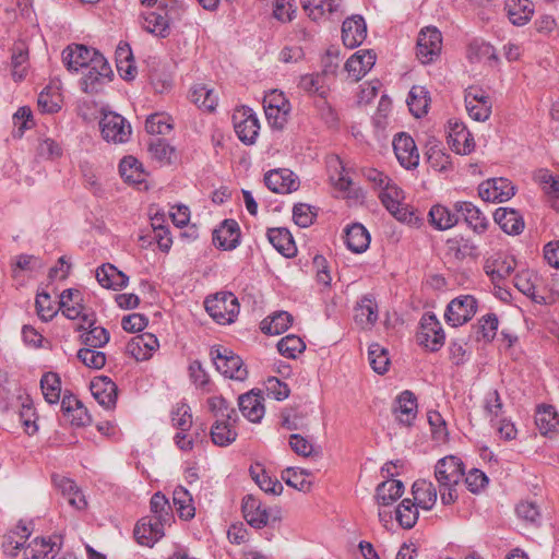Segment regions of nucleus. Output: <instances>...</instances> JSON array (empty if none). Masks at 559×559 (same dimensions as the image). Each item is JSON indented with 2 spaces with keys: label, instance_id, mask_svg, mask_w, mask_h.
Segmentation results:
<instances>
[{
  "label": "nucleus",
  "instance_id": "nucleus-1",
  "mask_svg": "<svg viewBox=\"0 0 559 559\" xmlns=\"http://www.w3.org/2000/svg\"><path fill=\"white\" fill-rule=\"evenodd\" d=\"M464 476V467L461 459L449 455L440 459L435 466V477L438 481L441 502L444 506L454 503L459 496L456 486Z\"/></svg>",
  "mask_w": 559,
  "mask_h": 559
},
{
  "label": "nucleus",
  "instance_id": "nucleus-2",
  "mask_svg": "<svg viewBox=\"0 0 559 559\" xmlns=\"http://www.w3.org/2000/svg\"><path fill=\"white\" fill-rule=\"evenodd\" d=\"M207 313L219 324L234 322L239 313L237 297L230 292H221L204 301Z\"/></svg>",
  "mask_w": 559,
  "mask_h": 559
},
{
  "label": "nucleus",
  "instance_id": "nucleus-3",
  "mask_svg": "<svg viewBox=\"0 0 559 559\" xmlns=\"http://www.w3.org/2000/svg\"><path fill=\"white\" fill-rule=\"evenodd\" d=\"M210 355L216 370L223 376L237 381L246 380L247 368L243 366L242 359L233 350L223 346H214L211 348Z\"/></svg>",
  "mask_w": 559,
  "mask_h": 559
},
{
  "label": "nucleus",
  "instance_id": "nucleus-4",
  "mask_svg": "<svg viewBox=\"0 0 559 559\" xmlns=\"http://www.w3.org/2000/svg\"><path fill=\"white\" fill-rule=\"evenodd\" d=\"M416 340L429 352H438L443 346L445 335L436 314L425 313L421 317Z\"/></svg>",
  "mask_w": 559,
  "mask_h": 559
},
{
  "label": "nucleus",
  "instance_id": "nucleus-5",
  "mask_svg": "<svg viewBox=\"0 0 559 559\" xmlns=\"http://www.w3.org/2000/svg\"><path fill=\"white\" fill-rule=\"evenodd\" d=\"M99 127L103 139L115 144L126 143L132 132L130 123L121 115L111 111H103Z\"/></svg>",
  "mask_w": 559,
  "mask_h": 559
},
{
  "label": "nucleus",
  "instance_id": "nucleus-6",
  "mask_svg": "<svg viewBox=\"0 0 559 559\" xmlns=\"http://www.w3.org/2000/svg\"><path fill=\"white\" fill-rule=\"evenodd\" d=\"M86 69L87 72L81 80V86L83 92L88 94L100 92L112 75V70L105 57H95L93 66H88Z\"/></svg>",
  "mask_w": 559,
  "mask_h": 559
},
{
  "label": "nucleus",
  "instance_id": "nucleus-7",
  "mask_svg": "<svg viewBox=\"0 0 559 559\" xmlns=\"http://www.w3.org/2000/svg\"><path fill=\"white\" fill-rule=\"evenodd\" d=\"M477 300L472 295H461L449 302L445 321L452 326H460L469 321L477 311Z\"/></svg>",
  "mask_w": 559,
  "mask_h": 559
},
{
  "label": "nucleus",
  "instance_id": "nucleus-8",
  "mask_svg": "<svg viewBox=\"0 0 559 559\" xmlns=\"http://www.w3.org/2000/svg\"><path fill=\"white\" fill-rule=\"evenodd\" d=\"M442 48V35L437 27L423 28L417 38L416 55L421 63H430L439 57Z\"/></svg>",
  "mask_w": 559,
  "mask_h": 559
},
{
  "label": "nucleus",
  "instance_id": "nucleus-9",
  "mask_svg": "<svg viewBox=\"0 0 559 559\" xmlns=\"http://www.w3.org/2000/svg\"><path fill=\"white\" fill-rule=\"evenodd\" d=\"M233 121L239 140L247 145L253 144L260 130V123L253 110L246 106L237 109L233 115Z\"/></svg>",
  "mask_w": 559,
  "mask_h": 559
},
{
  "label": "nucleus",
  "instance_id": "nucleus-10",
  "mask_svg": "<svg viewBox=\"0 0 559 559\" xmlns=\"http://www.w3.org/2000/svg\"><path fill=\"white\" fill-rule=\"evenodd\" d=\"M95 57H104L99 51L81 44L67 46L62 51V62L68 71L78 73L80 69L93 66Z\"/></svg>",
  "mask_w": 559,
  "mask_h": 559
},
{
  "label": "nucleus",
  "instance_id": "nucleus-11",
  "mask_svg": "<svg viewBox=\"0 0 559 559\" xmlns=\"http://www.w3.org/2000/svg\"><path fill=\"white\" fill-rule=\"evenodd\" d=\"M465 107L472 119L486 121L489 119L492 109V102L489 95L480 87L469 86L465 91Z\"/></svg>",
  "mask_w": 559,
  "mask_h": 559
},
{
  "label": "nucleus",
  "instance_id": "nucleus-12",
  "mask_svg": "<svg viewBox=\"0 0 559 559\" xmlns=\"http://www.w3.org/2000/svg\"><path fill=\"white\" fill-rule=\"evenodd\" d=\"M171 523H164L156 516L147 515L142 518L134 527V536L139 544L152 547L165 535V526Z\"/></svg>",
  "mask_w": 559,
  "mask_h": 559
},
{
  "label": "nucleus",
  "instance_id": "nucleus-13",
  "mask_svg": "<svg viewBox=\"0 0 559 559\" xmlns=\"http://www.w3.org/2000/svg\"><path fill=\"white\" fill-rule=\"evenodd\" d=\"M515 193V188L507 178H491L479 185L478 194L487 202H504Z\"/></svg>",
  "mask_w": 559,
  "mask_h": 559
},
{
  "label": "nucleus",
  "instance_id": "nucleus-14",
  "mask_svg": "<svg viewBox=\"0 0 559 559\" xmlns=\"http://www.w3.org/2000/svg\"><path fill=\"white\" fill-rule=\"evenodd\" d=\"M393 150L399 163L404 168L413 169L418 166L419 153L415 141L411 135L404 132L395 135L393 140Z\"/></svg>",
  "mask_w": 559,
  "mask_h": 559
},
{
  "label": "nucleus",
  "instance_id": "nucleus-15",
  "mask_svg": "<svg viewBox=\"0 0 559 559\" xmlns=\"http://www.w3.org/2000/svg\"><path fill=\"white\" fill-rule=\"evenodd\" d=\"M264 182L275 193H290L299 188L298 178L286 168L270 170L264 176Z\"/></svg>",
  "mask_w": 559,
  "mask_h": 559
},
{
  "label": "nucleus",
  "instance_id": "nucleus-16",
  "mask_svg": "<svg viewBox=\"0 0 559 559\" xmlns=\"http://www.w3.org/2000/svg\"><path fill=\"white\" fill-rule=\"evenodd\" d=\"M367 37V25L361 15L347 17L342 25V39L346 47L356 48Z\"/></svg>",
  "mask_w": 559,
  "mask_h": 559
},
{
  "label": "nucleus",
  "instance_id": "nucleus-17",
  "mask_svg": "<svg viewBox=\"0 0 559 559\" xmlns=\"http://www.w3.org/2000/svg\"><path fill=\"white\" fill-rule=\"evenodd\" d=\"M449 146L457 154H469L475 147V142L464 123L459 121L449 122Z\"/></svg>",
  "mask_w": 559,
  "mask_h": 559
},
{
  "label": "nucleus",
  "instance_id": "nucleus-18",
  "mask_svg": "<svg viewBox=\"0 0 559 559\" xmlns=\"http://www.w3.org/2000/svg\"><path fill=\"white\" fill-rule=\"evenodd\" d=\"M393 412L395 419L406 426H412L417 416V399L415 394L408 390L403 391L395 399Z\"/></svg>",
  "mask_w": 559,
  "mask_h": 559
},
{
  "label": "nucleus",
  "instance_id": "nucleus-19",
  "mask_svg": "<svg viewBox=\"0 0 559 559\" xmlns=\"http://www.w3.org/2000/svg\"><path fill=\"white\" fill-rule=\"evenodd\" d=\"M376 52L373 50H358L345 63L348 75L355 82L365 76L376 63Z\"/></svg>",
  "mask_w": 559,
  "mask_h": 559
},
{
  "label": "nucleus",
  "instance_id": "nucleus-20",
  "mask_svg": "<svg viewBox=\"0 0 559 559\" xmlns=\"http://www.w3.org/2000/svg\"><path fill=\"white\" fill-rule=\"evenodd\" d=\"M213 242L224 250H233L240 242L239 225L234 219H226L218 229L214 230Z\"/></svg>",
  "mask_w": 559,
  "mask_h": 559
},
{
  "label": "nucleus",
  "instance_id": "nucleus-21",
  "mask_svg": "<svg viewBox=\"0 0 559 559\" xmlns=\"http://www.w3.org/2000/svg\"><path fill=\"white\" fill-rule=\"evenodd\" d=\"M91 391L95 400L106 409L115 407L117 385L107 377H99L91 382Z\"/></svg>",
  "mask_w": 559,
  "mask_h": 559
},
{
  "label": "nucleus",
  "instance_id": "nucleus-22",
  "mask_svg": "<svg viewBox=\"0 0 559 559\" xmlns=\"http://www.w3.org/2000/svg\"><path fill=\"white\" fill-rule=\"evenodd\" d=\"M83 322L86 325L80 324L78 331H85L81 334V340L86 347L98 348L108 343L109 333L105 328L96 326L87 314L83 316Z\"/></svg>",
  "mask_w": 559,
  "mask_h": 559
},
{
  "label": "nucleus",
  "instance_id": "nucleus-23",
  "mask_svg": "<svg viewBox=\"0 0 559 559\" xmlns=\"http://www.w3.org/2000/svg\"><path fill=\"white\" fill-rule=\"evenodd\" d=\"M263 397L253 390L238 397L239 411L251 423H259L264 416Z\"/></svg>",
  "mask_w": 559,
  "mask_h": 559
},
{
  "label": "nucleus",
  "instance_id": "nucleus-24",
  "mask_svg": "<svg viewBox=\"0 0 559 559\" xmlns=\"http://www.w3.org/2000/svg\"><path fill=\"white\" fill-rule=\"evenodd\" d=\"M493 219L509 235H519L524 228V219L514 209H497L493 213Z\"/></svg>",
  "mask_w": 559,
  "mask_h": 559
},
{
  "label": "nucleus",
  "instance_id": "nucleus-25",
  "mask_svg": "<svg viewBox=\"0 0 559 559\" xmlns=\"http://www.w3.org/2000/svg\"><path fill=\"white\" fill-rule=\"evenodd\" d=\"M96 280L103 287L117 290L128 285L129 277L115 265L106 263L97 267Z\"/></svg>",
  "mask_w": 559,
  "mask_h": 559
},
{
  "label": "nucleus",
  "instance_id": "nucleus-26",
  "mask_svg": "<svg viewBox=\"0 0 559 559\" xmlns=\"http://www.w3.org/2000/svg\"><path fill=\"white\" fill-rule=\"evenodd\" d=\"M355 319L362 328H371L378 320V304L371 294L364 295L355 307Z\"/></svg>",
  "mask_w": 559,
  "mask_h": 559
},
{
  "label": "nucleus",
  "instance_id": "nucleus-27",
  "mask_svg": "<svg viewBox=\"0 0 559 559\" xmlns=\"http://www.w3.org/2000/svg\"><path fill=\"white\" fill-rule=\"evenodd\" d=\"M271 245L284 257L295 255L297 249L292 234L287 228H269L266 233Z\"/></svg>",
  "mask_w": 559,
  "mask_h": 559
},
{
  "label": "nucleus",
  "instance_id": "nucleus-28",
  "mask_svg": "<svg viewBox=\"0 0 559 559\" xmlns=\"http://www.w3.org/2000/svg\"><path fill=\"white\" fill-rule=\"evenodd\" d=\"M242 512L246 521L253 527L261 528L269 522V513L262 508L260 501L252 496H247L242 502Z\"/></svg>",
  "mask_w": 559,
  "mask_h": 559
},
{
  "label": "nucleus",
  "instance_id": "nucleus-29",
  "mask_svg": "<svg viewBox=\"0 0 559 559\" xmlns=\"http://www.w3.org/2000/svg\"><path fill=\"white\" fill-rule=\"evenodd\" d=\"M455 210L460 213L465 222L468 224L474 231L480 234L484 233L488 227V221L485 215L471 202H457Z\"/></svg>",
  "mask_w": 559,
  "mask_h": 559
},
{
  "label": "nucleus",
  "instance_id": "nucleus-30",
  "mask_svg": "<svg viewBox=\"0 0 559 559\" xmlns=\"http://www.w3.org/2000/svg\"><path fill=\"white\" fill-rule=\"evenodd\" d=\"M412 493L417 501V506L425 510H431L438 497L433 484L425 479H418L413 484Z\"/></svg>",
  "mask_w": 559,
  "mask_h": 559
},
{
  "label": "nucleus",
  "instance_id": "nucleus-31",
  "mask_svg": "<svg viewBox=\"0 0 559 559\" xmlns=\"http://www.w3.org/2000/svg\"><path fill=\"white\" fill-rule=\"evenodd\" d=\"M467 57L472 62H484L489 66H495L499 61L495 47L478 39L468 45Z\"/></svg>",
  "mask_w": 559,
  "mask_h": 559
},
{
  "label": "nucleus",
  "instance_id": "nucleus-32",
  "mask_svg": "<svg viewBox=\"0 0 559 559\" xmlns=\"http://www.w3.org/2000/svg\"><path fill=\"white\" fill-rule=\"evenodd\" d=\"M370 243V235L364 225L354 223L346 228V245L347 248L355 252H365Z\"/></svg>",
  "mask_w": 559,
  "mask_h": 559
},
{
  "label": "nucleus",
  "instance_id": "nucleus-33",
  "mask_svg": "<svg viewBox=\"0 0 559 559\" xmlns=\"http://www.w3.org/2000/svg\"><path fill=\"white\" fill-rule=\"evenodd\" d=\"M506 10L510 22L513 25H525L534 13L533 4L530 0H508Z\"/></svg>",
  "mask_w": 559,
  "mask_h": 559
},
{
  "label": "nucleus",
  "instance_id": "nucleus-34",
  "mask_svg": "<svg viewBox=\"0 0 559 559\" xmlns=\"http://www.w3.org/2000/svg\"><path fill=\"white\" fill-rule=\"evenodd\" d=\"M235 424L236 423H233V420L215 419L211 427V439L213 443L218 447L231 444L238 436Z\"/></svg>",
  "mask_w": 559,
  "mask_h": 559
},
{
  "label": "nucleus",
  "instance_id": "nucleus-35",
  "mask_svg": "<svg viewBox=\"0 0 559 559\" xmlns=\"http://www.w3.org/2000/svg\"><path fill=\"white\" fill-rule=\"evenodd\" d=\"M535 424L544 436L556 432L559 426V415L552 405L540 406L535 415Z\"/></svg>",
  "mask_w": 559,
  "mask_h": 559
},
{
  "label": "nucleus",
  "instance_id": "nucleus-36",
  "mask_svg": "<svg viewBox=\"0 0 559 559\" xmlns=\"http://www.w3.org/2000/svg\"><path fill=\"white\" fill-rule=\"evenodd\" d=\"M403 492V483L397 479H390L378 485L376 489V499L381 506H390L401 498Z\"/></svg>",
  "mask_w": 559,
  "mask_h": 559
},
{
  "label": "nucleus",
  "instance_id": "nucleus-37",
  "mask_svg": "<svg viewBox=\"0 0 559 559\" xmlns=\"http://www.w3.org/2000/svg\"><path fill=\"white\" fill-rule=\"evenodd\" d=\"M293 316L287 311H277L261 322V331L269 335L284 333L292 324Z\"/></svg>",
  "mask_w": 559,
  "mask_h": 559
},
{
  "label": "nucleus",
  "instance_id": "nucleus-38",
  "mask_svg": "<svg viewBox=\"0 0 559 559\" xmlns=\"http://www.w3.org/2000/svg\"><path fill=\"white\" fill-rule=\"evenodd\" d=\"M190 99L199 108L213 111L217 106V95L214 90L209 88L205 84H195L190 90Z\"/></svg>",
  "mask_w": 559,
  "mask_h": 559
},
{
  "label": "nucleus",
  "instance_id": "nucleus-39",
  "mask_svg": "<svg viewBox=\"0 0 559 559\" xmlns=\"http://www.w3.org/2000/svg\"><path fill=\"white\" fill-rule=\"evenodd\" d=\"M174 506L182 520H191L195 515V508L190 492L182 486H177L173 492Z\"/></svg>",
  "mask_w": 559,
  "mask_h": 559
},
{
  "label": "nucleus",
  "instance_id": "nucleus-40",
  "mask_svg": "<svg viewBox=\"0 0 559 559\" xmlns=\"http://www.w3.org/2000/svg\"><path fill=\"white\" fill-rule=\"evenodd\" d=\"M430 97L429 92L424 86H413L408 93L407 105L409 111L420 118L427 114Z\"/></svg>",
  "mask_w": 559,
  "mask_h": 559
},
{
  "label": "nucleus",
  "instance_id": "nucleus-41",
  "mask_svg": "<svg viewBox=\"0 0 559 559\" xmlns=\"http://www.w3.org/2000/svg\"><path fill=\"white\" fill-rule=\"evenodd\" d=\"M537 275L528 270H523L514 276V286L525 296L530 297L535 302L540 304L544 297L537 294L535 282Z\"/></svg>",
  "mask_w": 559,
  "mask_h": 559
},
{
  "label": "nucleus",
  "instance_id": "nucleus-42",
  "mask_svg": "<svg viewBox=\"0 0 559 559\" xmlns=\"http://www.w3.org/2000/svg\"><path fill=\"white\" fill-rule=\"evenodd\" d=\"M55 544L45 538H35L24 549L25 559H53L57 555Z\"/></svg>",
  "mask_w": 559,
  "mask_h": 559
},
{
  "label": "nucleus",
  "instance_id": "nucleus-43",
  "mask_svg": "<svg viewBox=\"0 0 559 559\" xmlns=\"http://www.w3.org/2000/svg\"><path fill=\"white\" fill-rule=\"evenodd\" d=\"M401 191L395 187H385V191L381 194V201L386 210L399 221H406L407 210L402 206L399 201Z\"/></svg>",
  "mask_w": 559,
  "mask_h": 559
},
{
  "label": "nucleus",
  "instance_id": "nucleus-44",
  "mask_svg": "<svg viewBox=\"0 0 559 559\" xmlns=\"http://www.w3.org/2000/svg\"><path fill=\"white\" fill-rule=\"evenodd\" d=\"M311 474L306 469L288 467L283 474V480L290 487L307 492L311 489L312 481L309 479Z\"/></svg>",
  "mask_w": 559,
  "mask_h": 559
},
{
  "label": "nucleus",
  "instance_id": "nucleus-45",
  "mask_svg": "<svg viewBox=\"0 0 559 559\" xmlns=\"http://www.w3.org/2000/svg\"><path fill=\"white\" fill-rule=\"evenodd\" d=\"M210 412L216 419L221 420H233L237 423L238 414L235 407H233L226 399L223 396H212L207 400Z\"/></svg>",
  "mask_w": 559,
  "mask_h": 559
},
{
  "label": "nucleus",
  "instance_id": "nucleus-46",
  "mask_svg": "<svg viewBox=\"0 0 559 559\" xmlns=\"http://www.w3.org/2000/svg\"><path fill=\"white\" fill-rule=\"evenodd\" d=\"M429 221L436 228L445 230L457 223L459 216L445 206L433 205L429 211Z\"/></svg>",
  "mask_w": 559,
  "mask_h": 559
},
{
  "label": "nucleus",
  "instance_id": "nucleus-47",
  "mask_svg": "<svg viewBox=\"0 0 559 559\" xmlns=\"http://www.w3.org/2000/svg\"><path fill=\"white\" fill-rule=\"evenodd\" d=\"M11 64L13 79L15 81L23 80L28 68V50L23 43L14 46Z\"/></svg>",
  "mask_w": 559,
  "mask_h": 559
},
{
  "label": "nucleus",
  "instance_id": "nucleus-48",
  "mask_svg": "<svg viewBox=\"0 0 559 559\" xmlns=\"http://www.w3.org/2000/svg\"><path fill=\"white\" fill-rule=\"evenodd\" d=\"M40 388L46 402L56 404L60 400L61 381L57 373L46 372L40 379Z\"/></svg>",
  "mask_w": 559,
  "mask_h": 559
},
{
  "label": "nucleus",
  "instance_id": "nucleus-49",
  "mask_svg": "<svg viewBox=\"0 0 559 559\" xmlns=\"http://www.w3.org/2000/svg\"><path fill=\"white\" fill-rule=\"evenodd\" d=\"M151 515L158 518L164 523H173L174 514L168 499L162 492H155L150 501Z\"/></svg>",
  "mask_w": 559,
  "mask_h": 559
},
{
  "label": "nucleus",
  "instance_id": "nucleus-50",
  "mask_svg": "<svg viewBox=\"0 0 559 559\" xmlns=\"http://www.w3.org/2000/svg\"><path fill=\"white\" fill-rule=\"evenodd\" d=\"M250 474L257 485L265 492L272 493V495H281L283 491V485L277 479H273L271 476H269L264 469H262L260 466L258 467H251Z\"/></svg>",
  "mask_w": 559,
  "mask_h": 559
},
{
  "label": "nucleus",
  "instance_id": "nucleus-51",
  "mask_svg": "<svg viewBox=\"0 0 559 559\" xmlns=\"http://www.w3.org/2000/svg\"><path fill=\"white\" fill-rule=\"evenodd\" d=\"M145 130L151 134H167L173 130V119L164 112L152 114L146 118Z\"/></svg>",
  "mask_w": 559,
  "mask_h": 559
},
{
  "label": "nucleus",
  "instance_id": "nucleus-52",
  "mask_svg": "<svg viewBox=\"0 0 559 559\" xmlns=\"http://www.w3.org/2000/svg\"><path fill=\"white\" fill-rule=\"evenodd\" d=\"M395 513L396 520L404 528H412L418 520V510L411 499L402 500Z\"/></svg>",
  "mask_w": 559,
  "mask_h": 559
},
{
  "label": "nucleus",
  "instance_id": "nucleus-53",
  "mask_svg": "<svg viewBox=\"0 0 559 559\" xmlns=\"http://www.w3.org/2000/svg\"><path fill=\"white\" fill-rule=\"evenodd\" d=\"M299 87L309 94L323 96L325 94V74H305L299 80Z\"/></svg>",
  "mask_w": 559,
  "mask_h": 559
},
{
  "label": "nucleus",
  "instance_id": "nucleus-54",
  "mask_svg": "<svg viewBox=\"0 0 559 559\" xmlns=\"http://www.w3.org/2000/svg\"><path fill=\"white\" fill-rule=\"evenodd\" d=\"M368 359L371 368L379 374H383L388 370L389 357L386 350L379 344H372L368 349Z\"/></svg>",
  "mask_w": 559,
  "mask_h": 559
},
{
  "label": "nucleus",
  "instance_id": "nucleus-55",
  "mask_svg": "<svg viewBox=\"0 0 559 559\" xmlns=\"http://www.w3.org/2000/svg\"><path fill=\"white\" fill-rule=\"evenodd\" d=\"M305 348L306 345L304 341L294 334H289L283 337L277 343V349L280 354L287 358H296L297 354L304 352Z\"/></svg>",
  "mask_w": 559,
  "mask_h": 559
},
{
  "label": "nucleus",
  "instance_id": "nucleus-56",
  "mask_svg": "<svg viewBox=\"0 0 559 559\" xmlns=\"http://www.w3.org/2000/svg\"><path fill=\"white\" fill-rule=\"evenodd\" d=\"M290 108H283L280 105H265L264 112L269 124L273 129L282 130L287 122Z\"/></svg>",
  "mask_w": 559,
  "mask_h": 559
},
{
  "label": "nucleus",
  "instance_id": "nucleus-57",
  "mask_svg": "<svg viewBox=\"0 0 559 559\" xmlns=\"http://www.w3.org/2000/svg\"><path fill=\"white\" fill-rule=\"evenodd\" d=\"M498 318L495 314L483 317L479 324L474 328L476 338L479 340L481 336L486 342L492 341L498 330Z\"/></svg>",
  "mask_w": 559,
  "mask_h": 559
},
{
  "label": "nucleus",
  "instance_id": "nucleus-58",
  "mask_svg": "<svg viewBox=\"0 0 559 559\" xmlns=\"http://www.w3.org/2000/svg\"><path fill=\"white\" fill-rule=\"evenodd\" d=\"M144 28L159 37H166L169 33V24L166 17L155 12L144 19Z\"/></svg>",
  "mask_w": 559,
  "mask_h": 559
},
{
  "label": "nucleus",
  "instance_id": "nucleus-59",
  "mask_svg": "<svg viewBox=\"0 0 559 559\" xmlns=\"http://www.w3.org/2000/svg\"><path fill=\"white\" fill-rule=\"evenodd\" d=\"M152 157L160 163H170L174 148L160 138L152 139L148 143Z\"/></svg>",
  "mask_w": 559,
  "mask_h": 559
},
{
  "label": "nucleus",
  "instance_id": "nucleus-60",
  "mask_svg": "<svg viewBox=\"0 0 559 559\" xmlns=\"http://www.w3.org/2000/svg\"><path fill=\"white\" fill-rule=\"evenodd\" d=\"M31 533L25 525H17L16 531L10 533L4 537L3 546L11 555H15V551L23 547Z\"/></svg>",
  "mask_w": 559,
  "mask_h": 559
},
{
  "label": "nucleus",
  "instance_id": "nucleus-61",
  "mask_svg": "<svg viewBox=\"0 0 559 559\" xmlns=\"http://www.w3.org/2000/svg\"><path fill=\"white\" fill-rule=\"evenodd\" d=\"M78 358L88 368L100 369L106 364V355L92 347L81 348Z\"/></svg>",
  "mask_w": 559,
  "mask_h": 559
},
{
  "label": "nucleus",
  "instance_id": "nucleus-62",
  "mask_svg": "<svg viewBox=\"0 0 559 559\" xmlns=\"http://www.w3.org/2000/svg\"><path fill=\"white\" fill-rule=\"evenodd\" d=\"M36 309L40 319L47 322L58 313L59 306H55L48 293H40L36 297Z\"/></svg>",
  "mask_w": 559,
  "mask_h": 559
},
{
  "label": "nucleus",
  "instance_id": "nucleus-63",
  "mask_svg": "<svg viewBox=\"0 0 559 559\" xmlns=\"http://www.w3.org/2000/svg\"><path fill=\"white\" fill-rule=\"evenodd\" d=\"M171 420L173 425L179 430H189L192 425L190 407L185 403L177 404V406L171 412Z\"/></svg>",
  "mask_w": 559,
  "mask_h": 559
},
{
  "label": "nucleus",
  "instance_id": "nucleus-64",
  "mask_svg": "<svg viewBox=\"0 0 559 559\" xmlns=\"http://www.w3.org/2000/svg\"><path fill=\"white\" fill-rule=\"evenodd\" d=\"M139 162L132 157H123L119 164V173L126 181L139 182L141 181V171L139 169Z\"/></svg>",
  "mask_w": 559,
  "mask_h": 559
}]
</instances>
